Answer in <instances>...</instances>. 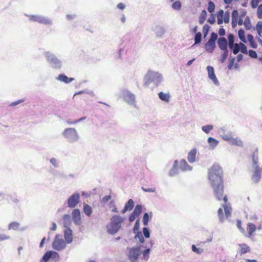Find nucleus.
I'll use <instances>...</instances> for the list:
<instances>
[{
	"instance_id": "1",
	"label": "nucleus",
	"mask_w": 262,
	"mask_h": 262,
	"mask_svg": "<svg viewBox=\"0 0 262 262\" xmlns=\"http://www.w3.org/2000/svg\"><path fill=\"white\" fill-rule=\"evenodd\" d=\"M223 169L218 164H214L208 171V179L216 198L220 201L224 193Z\"/></svg>"
},
{
	"instance_id": "2",
	"label": "nucleus",
	"mask_w": 262,
	"mask_h": 262,
	"mask_svg": "<svg viewBox=\"0 0 262 262\" xmlns=\"http://www.w3.org/2000/svg\"><path fill=\"white\" fill-rule=\"evenodd\" d=\"M123 220V218L119 215H115L112 216L111 219V222L106 226L108 233L111 235H114L117 233L120 229Z\"/></svg>"
},
{
	"instance_id": "3",
	"label": "nucleus",
	"mask_w": 262,
	"mask_h": 262,
	"mask_svg": "<svg viewBox=\"0 0 262 262\" xmlns=\"http://www.w3.org/2000/svg\"><path fill=\"white\" fill-rule=\"evenodd\" d=\"M47 62L55 69H60L62 66V63L54 54L49 52H45L43 54Z\"/></svg>"
},
{
	"instance_id": "4",
	"label": "nucleus",
	"mask_w": 262,
	"mask_h": 262,
	"mask_svg": "<svg viewBox=\"0 0 262 262\" xmlns=\"http://www.w3.org/2000/svg\"><path fill=\"white\" fill-rule=\"evenodd\" d=\"M62 136L66 140L70 143H74L78 142L80 136L77 130L74 127L65 128L62 133Z\"/></svg>"
},
{
	"instance_id": "5",
	"label": "nucleus",
	"mask_w": 262,
	"mask_h": 262,
	"mask_svg": "<svg viewBox=\"0 0 262 262\" xmlns=\"http://www.w3.org/2000/svg\"><path fill=\"white\" fill-rule=\"evenodd\" d=\"M222 198H223V200L225 202V204L222 205V207L224 209L225 216L224 215L223 209L222 208H220L218 209L217 214L221 223H223L226 219H228L230 216L232 210L229 204H227L228 199L227 195H225L224 196L223 195Z\"/></svg>"
},
{
	"instance_id": "6",
	"label": "nucleus",
	"mask_w": 262,
	"mask_h": 262,
	"mask_svg": "<svg viewBox=\"0 0 262 262\" xmlns=\"http://www.w3.org/2000/svg\"><path fill=\"white\" fill-rule=\"evenodd\" d=\"M258 149H256L252 156V166L255 169L254 173L252 177V181L254 183H257L260 179V168L258 165Z\"/></svg>"
},
{
	"instance_id": "7",
	"label": "nucleus",
	"mask_w": 262,
	"mask_h": 262,
	"mask_svg": "<svg viewBox=\"0 0 262 262\" xmlns=\"http://www.w3.org/2000/svg\"><path fill=\"white\" fill-rule=\"evenodd\" d=\"M145 79L147 84L152 82L157 85H158L162 81L163 77L162 75L158 72L149 71L145 77Z\"/></svg>"
},
{
	"instance_id": "8",
	"label": "nucleus",
	"mask_w": 262,
	"mask_h": 262,
	"mask_svg": "<svg viewBox=\"0 0 262 262\" xmlns=\"http://www.w3.org/2000/svg\"><path fill=\"white\" fill-rule=\"evenodd\" d=\"M120 96L128 104L132 106H136V96L134 94L129 90L126 89L121 90Z\"/></svg>"
},
{
	"instance_id": "9",
	"label": "nucleus",
	"mask_w": 262,
	"mask_h": 262,
	"mask_svg": "<svg viewBox=\"0 0 262 262\" xmlns=\"http://www.w3.org/2000/svg\"><path fill=\"white\" fill-rule=\"evenodd\" d=\"M218 37L217 34L215 32L211 33L210 37L208 41L205 44L204 48L206 52L212 53L213 52L215 47V41Z\"/></svg>"
},
{
	"instance_id": "10",
	"label": "nucleus",
	"mask_w": 262,
	"mask_h": 262,
	"mask_svg": "<svg viewBox=\"0 0 262 262\" xmlns=\"http://www.w3.org/2000/svg\"><path fill=\"white\" fill-rule=\"evenodd\" d=\"M28 16L31 21L38 22L46 25H52V20L47 17L39 15H30Z\"/></svg>"
},
{
	"instance_id": "11",
	"label": "nucleus",
	"mask_w": 262,
	"mask_h": 262,
	"mask_svg": "<svg viewBox=\"0 0 262 262\" xmlns=\"http://www.w3.org/2000/svg\"><path fill=\"white\" fill-rule=\"evenodd\" d=\"M128 250V257L131 262H136L141 254L140 247L136 246L133 248H127Z\"/></svg>"
},
{
	"instance_id": "12",
	"label": "nucleus",
	"mask_w": 262,
	"mask_h": 262,
	"mask_svg": "<svg viewBox=\"0 0 262 262\" xmlns=\"http://www.w3.org/2000/svg\"><path fill=\"white\" fill-rule=\"evenodd\" d=\"M66 242L61 237L60 235H56L55 239L52 243L53 248L56 251H61L66 247Z\"/></svg>"
},
{
	"instance_id": "13",
	"label": "nucleus",
	"mask_w": 262,
	"mask_h": 262,
	"mask_svg": "<svg viewBox=\"0 0 262 262\" xmlns=\"http://www.w3.org/2000/svg\"><path fill=\"white\" fill-rule=\"evenodd\" d=\"M80 194L78 192L73 193L67 200L68 206L70 208H75L80 203Z\"/></svg>"
},
{
	"instance_id": "14",
	"label": "nucleus",
	"mask_w": 262,
	"mask_h": 262,
	"mask_svg": "<svg viewBox=\"0 0 262 262\" xmlns=\"http://www.w3.org/2000/svg\"><path fill=\"white\" fill-rule=\"evenodd\" d=\"M72 220L75 225L79 226L81 224V213L78 209H74L72 212Z\"/></svg>"
},
{
	"instance_id": "15",
	"label": "nucleus",
	"mask_w": 262,
	"mask_h": 262,
	"mask_svg": "<svg viewBox=\"0 0 262 262\" xmlns=\"http://www.w3.org/2000/svg\"><path fill=\"white\" fill-rule=\"evenodd\" d=\"M206 69L208 72V77L209 79L212 81L215 85L219 86L220 85V82L215 75L213 67L210 66H208L207 67Z\"/></svg>"
},
{
	"instance_id": "16",
	"label": "nucleus",
	"mask_w": 262,
	"mask_h": 262,
	"mask_svg": "<svg viewBox=\"0 0 262 262\" xmlns=\"http://www.w3.org/2000/svg\"><path fill=\"white\" fill-rule=\"evenodd\" d=\"M64 238L67 244H71L73 240V231L70 227L64 229Z\"/></svg>"
},
{
	"instance_id": "17",
	"label": "nucleus",
	"mask_w": 262,
	"mask_h": 262,
	"mask_svg": "<svg viewBox=\"0 0 262 262\" xmlns=\"http://www.w3.org/2000/svg\"><path fill=\"white\" fill-rule=\"evenodd\" d=\"M179 164L178 160H176L174 161L172 167L169 169L168 175L170 177H173L178 175L179 173L178 166Z\"/></svg>"
},
{
	"instance_id": "18",
	"label": "nucleus",
	"mask_w": 262,
	"mask_h": 262,
	"mask_svg": "<svg viewBox=\"0 0 262 262\" xmlns=\"http://www.w3.org/2000/svg\"><path fill=\"white\" fill-rule=\"evenodd\" d=\"M219 133L224 140L228 141L229 143L230 142L233 137L232 133L231 132L225 133V129L222 127L219 129Z\"/></svg>"
},
{
	"instance_id": "19",
	"label": "nucleus",
	"mask_w": 262,
	"mask_h": 262,
	"mask_svg": "<svg viewBox=\"0 0 262 262\" xmlns=\"http://www.w3.org/2000/svg\"><path fill=\"white\" fill-rule=\"evenodd\" d=\"M179 169L183 172L190 171L192 170V167L190 166L185 159L180 161Z\"/></svg>"
},
{
	"instance_id": "20",
	"label": "nucleus",
	"mask_w": 262,
	"mask_h": 262,
	"mask_svg": "<svg viewBox=\"0 0 262 262\" xmlns=\"http://www.w3.org/2000/svg\"><path fill=\"white\" fill-rule=\"evenodd\" d=\"M217 44L219 48L222 51H227L228 47V41L227 39L223 37H220L217 40Z\"/></svg>"
},
{
	"instance_id": "21",
	"label": "nucleus",
	"mask_w": 262,
	"mask_h": 262,
	"mask_svg": "<svg viewBox=\"0 0 262 262\" xmlns=\"http://www.w3.org/2000/svg\"><path fill=\"white\" fill-rule=\"evenodd\" d=\"M56 79L60 81L64 82L65 83L68 84L73 81L74 80V78H69L66 75L63 74H59L56 78Z\"/></svg>"
},
{
	"instance_id": "22",
	"label": "nucleus",
	"mask_w": 262,
	"mask_h": 262,
	"mask_svg": "<svg viewBox=\"0 0 262 262\" xmlns=\"http://www.w3.org/2000/svg\"><path fill=\"white\" fill-rule=\"evenodd\" d=\"M196 152V149L193 148L188 152L187 160L190 163H193L195 162Z\"/></svg>"
},
{
	"instance_id": "23",
	"label": "nucleus",
	"mask_w": 262,
	"mask_h": 262,
	"mask_svg": "<svg viewBox=\"0 0 262 262\" xmlns=\"http://www.w3.org/2000/svg\"><path fill=\"white\" fill-rule=\"evenodd\" d=\"M207 141L209 144V149L210 150L214 149L219 143L218 140L212 137H209L207 139Z\"/></svg>"
},
{
	"instance_id": "24",
	"label": "nucleus",
	"mask_w": 262,
	"mask_h": 262,
	"mask_svg": "<svg viewBox=\"0 0 262 262\" xmlns=\"http://www.w3.org/2000/svg\"><path fill=\"white\" fill-rule=\"evenodd\" d=\"M154 31L158 37H161L165 32L164 28L159 25L155 26Z\"/></svg>"
},
{
	"instance_id": "25",
	"label": "nucleus",
	"mask_w": 262,
	"mask_h": 262,
	"mask_svg": "<svg viewBox=\"0 0 262 262\" xmlns=\"http://www.w3.org/2000/svg\"><path fill=\"white\" fill-rule=\"evenodd\" d=\"M247 230L248 233L247 237H250L256 230L255 225L253 223H248L247 224Z\"/></svg>"
},
{
	"instance_id": "26",
	"label": "nucleus",
	"mask_w": 262,
	"mask_h": 262,
	"mask_svg": "<svg viewBox=\"0 0 262 262\" xmlns=\"http://www.w3.org/2000/svg\"><path fill=\"white\" fill-rule=\"evenodd\" d=\"M152 217V212H150L149 213H144L143 216V224L144 226L148 225V222L151 219Z\"/></svg>"
},
{
	"instance_id": "27",
	"label": "nucleus",
	"mask_w": 262,
	"mask_h": 262,
	"mask_svg": "<svg viewBox=\"0 0 262 262\" xmlns=\"http://www.w3.org/2000/svg\"><path fill=\"white\" fill-rule=\"evenodd\" d=\"M229 143L232 145H236L239 147L243 146V141L241 140L240 138L238 137L234 138L232 137Z\"/></svg>"
},
{
	"instance_id": "28",
	"label": "nucleus",
	"mask_w": 262,
	"mask_h": 262,
	"mask_svg": "<svg viewBox=\"0 0 262 262\" xmlns=\"http://www.w3.org/2000/svg\"><path fill=\"white\" fill-rule=\"evenodd\" d=\"M159 98L163 101L168 102L170 100V95L168 93H164L163 92H160L158 93Z\"/></svg>"
},
{
	"instance_id": "29",
	"label": "nucleus",
	"mask_w": 262,
	"mask_h": 262,
	"mask_svg": "<svg viewBox=\"0 0 262 262\" xmlns=\"http://www.w3.org/2000/svg\"><path fill=\"white\" fill-rule=\"evenodd\" d=\"M64 228L69 227L71 224V216L69 214H64L63 216Z\"/></svg>"
},
{
	"instance_id": "30",
	"label": "nucleus",
	"mask_w": 262,
	"mask_h": 262,
	"mask_svg": "<svg viewBox=\"0 0 262 262\" xmlns=\"http://www.w3.org/2000/svg\"><path fill=\"white\" fill-rule=\"evenodd\" d=\"M83 209V211H84V213L88 216H91V215L92 214V208L90 205L84 203Z\"/></svg>"
},
{
	"instance_id": "31",
	"label": "nucleus",
	"mask_w": 262,
	"mask_h": 262,
	"mask_svg": "<svg viewBox=\"0 0 262 262\" xmlns=\"http://www.w3.org/2000/svg\"><path fill=\"white\" fill-rule=\"evenodd\" d=\"M241 248L240 252L242 254H245L250 251V248L245 244H239Z\"/></svg>"
},
{
	"instance_id": "32",
	"label": "nucleus",
	"mask_w": 262,
	"mask_h": 262,
	"mask_svg": "<svg viewBox=\"0 0 262 262\" xmlns=\"http://www.w3.org/2000/svg\"><path fill=\"white\" fill-rule=\"evenodd\" d=\"M51 259V251H47L40 260V262H48Z\"/></svg>"
},
{
	"instance_id": "33",
	"label": "nucleus",
	"mask_w": 262,
	"mask_h": 262,
	"mask_svg": "<svg viewBox=\"0 0 262 262\" xmlns=\"http://www.w3.org/2000/svg\"><path fill=\"white\" fill-rule=\"evenodd\" d=\"M228 46L229 48H232V46L234 45V36L233 34H229L228 35Z\"/></svg>"
},
{
	"instance_id": "34",
	"label": "nucleus",
	"mask_w": 262,
	"mask_h": 262,
	"mask_svg": "<svg viewBox=\"0 0 262 262\" xmlns=\"http://www.w3.org/2000/svg\"><path fill=\"white\" fill-rule=\"evenodd\" d=\"M206 16H207V12L206 10H203L201 14H200V16L199 17V23L200 24H203L206 18Z\"/></svg>"
},
{
	"instance_id": "35",
	"label": "nucleus",
	"mask_w": 262,
	"mask_h": 262,
	"mask_svg": "<svg viewBox=\"0 0 262 262\" xmlns=\"http://www.w3.org/2000/svg\"><path fill=\"white\" fill-rule=\"evenodd\" d=\"M238 35L239 38L242 41L244 42V43L247 42V40L245 37V32L244 30H243L242 29H239L238 32Z\"/></svg>"
},
{
	"instance_id": "36",
	"label": "nucleus",
	"mask_w": 262,
	"mask_h": 262,
	"mask_svg": "<svg viewBox=\"0 0 262 262\" xmlns=\"http://www.w3.org/2000/svg\"><path fill=\"white\" fill-rule=\"evenodd\" d=\"M213 129V126L208 124L202 126V130L206 134H209Z\"/></svg>"
},
{
	"instance_id": "37",
	"label": "nucleus",
	"mask_w": 262,
	"mask_h": 262,
	"mask_svg": "<svg viewBox=\"0 0 262 262\" xmlns=\"http://www.w3.org/2000/svg\"><path fill=\"white\" fill-rule=\"evenodd\" d=\"M142 211V206L141 205H137L133 211L134 214H136L137 216H139Z\"/></svg>"
},
{
	"instance_id": "38",
	"label": "nucleus",
	"mask_w": 262,
	"mask_h": 262,
	"mask_svg": "<svg viewBox=\"0 0 262 262\" xmlns=\"http://www.w3.org/2000/svg\"><path fill=\"white\" fill-rule=\"evenodd\" d=\"M192 251L197 254H201L204 252V250L201 248H197L195 245H192L191 246Z\"/></svg>"
},
{
	"instance_id": "39",
	"label": "nucleus",
	"mask_w": 262,
	"mask_h": 262,
	"mask_svg": "<svg viewBox=\"0 0 262 262\" xmlns=\"http://www.w3.org/2000/svg\"><path fill=\"white\" fill-rule=\"evenodd\" d=\"M135 234V238L136 239H138L141 243H143L145 240L142 232L141 231H138Z\"/></svg>"
},
{
	"instance_id": "40",
	"label": "nucleus",
	"mask_w": 262,
	"mask_h": 262,
	"mask_svg": "<svg viewBox=\"0 0 262 262\" xmlns=\"http://www.w3.org/2000/svg\"><path fill=\"white\" fill-rule=\"evenodd\" d=\"M202 40V33L201 32L196 33L194 36V44L195 45L201 42Z\"/></svg>"
},
{
	"instance_id": "41",
	"label": "nucleus",
	"mask_w": 262,
	"mask_h": 262,
	"mask_svg": "<svg viewBox=\"0 0 262 262\" xmlns=\"http://www.w3.org/2000/svg\"><path fill=\"white\" fill-rule=\"evenodd\" d=\"M19 226V224L18 222H14L11 223L9 224L8 229H9V230L12 229L14 230H16L18 229Z\"/></svg>"
},
{
	"instance_id": "42",
	"label": "nucleus",
	"mask_w": 262,
	"mask_h": 262,
	"mask_svg": "<svg viewBox=\"0 0 262 262\" xmlns=\"http://www.w3.org/2000/svg\"><path fill=\"white\" fill-rule=\"evenodd\" d=\"M181 7H182V4H181V3L179 1H175L172 4V8L174 10H179L181 9Z\"/></svg>"
},
{
	"instance_id": "43",
	"label": "nucleus",
	"mask_w": 262,
	"mask_h": 262,
	"mask_svg": "<svg viewBox=\"0 0 262 262\" xmlns=\"http://www.w3.org/2000/svg\"><path fill=\"white\" fill-rule=\"evenodd\" d=\"M134 206V203L132 199H129L128 202L125 204L124 207H127L128 210H132Z\"/></svg>"
},
{
	"instance_id": "44",
	"label": "nucleus",
	"mask_w": 262,
	"mask_h": 262,
	"mask_svg": "<svg viewBox=\"0 0 262 262\" xmlns=\"http://www.w3.org/2000/svg\"><path fill=\"white\" fill-rule=\"evenodd\" d=\"M256 29L259 36L262 34V21H259L256 26Z\"/></svg>"
},
{
	"instance_id": "45",
	"label": "nucleus",
	"mask_w": 262,
	"mask_h": 262,
	"mask_svg": "<svg viewBox=\"0 0 262 262\" xmlns=\"http://www.w3.org/2000/svg\"><path fill=\"white\" fill-rule=\"evenodd\" d=\"M51 259L55 261H57L59 260V254L54 251H51Z\"/></svg>"
},
{
	"instance_id": "46",
	"label": "nucleus",
	"mask_w": 262,
	"mask_h": 262,
	"mask_svg": "<svg viewBox=\"0 0 262 262\" xmlns=\"http://www.w3.org/2000/svg\"><path fill=\"white\" fill-rule=\"evenodd\" d=\"M232 50L234 54H237L239 51V43H235L232 46V48H230Z\"/></svg>"
},
{
	"instance_id": "47",
	"label": "nucleus",
	"mask_w": 262,
	"mask_h": 262,
	"mask_svg": "<svg viewBox=\"0 0 262 262\" xmlns=\"http://www.w3.org/2000/svg\"><path fill=\"white\" fill-rule=\"evenodd\" d=\"M83 93L87 94L88 95H89V96H90L91 97H94L95 96V94L93 93V92H92L91 91H79V92L76 93L74 94V96H75L76 95H79V94H83Z\"/></svg>"
},
{
	"instance_id": "48",
	"label": "nucleus",
	"mask_w": 262,
	"mask_h": 262,
	"mask_svg": "<svg viewBox=\"0 0 262 262\" xmlns=\"http://www.w3.org/2000/svg\"><path fill=\"white\" fill-rule=\"evenodd\" d=\"M239 51L243 54H248V50L246 45L243 43H239Z\"/></svg>"
},
{
	"instance_id": "49",
	"label": "nucleus",
	"mask_w": 262,
	"mask_h": 262,
	"mask_svg": "<svg viewBox=\"0 0 262 262\" xmlns=\"http://www.w3.org/2000/svg\"><path fill=\"white\" fill-rule=\"evenodd\" d=\"M228 56V51H224L223 54L222 55L220 59V62L221 63H224L226 60L227 57Z\"/></svg>"
},
{
	"instance_id": "50",
	"label": "nucleus",
	"mask_w": 262,
	"mask_h": 262,
	"mask_svg": "<svg viewBox=\"0 0 262 262\" xmlns=\"http://www.w3.org/2000/svg\"><path fill=\"white\" fill-rule=\"evenodd\" d=\"M244 25L245 27V28L247 30H249L251 28V24H250V18L248 17H246L245 19Z\"/></svg>"
},
{
	"instance_id": "51",
	"label": "nucleus",
	"mask_w": 262,
	"mask_h": 262,
	"mask_svg": "<svg viewBox=\"0 0 262 262\" xmlns=\"http://www.w3.org/2000/svg\"><path fill=\"white\" fill-rule=\"evenodd\" d=\"M214 9H215L214 4L212 2L209 1L208 3V11L210 13H212L213 12H214Z\"/></svg>"
},
{
	"instance_id": "52",
	"label": "nucleus",
	"mask_w": 262,
	"mask_h": 262,
	"mask_svg": "<svg viewBox=\"0 0 262 262\" xmlns=\"http://www.w3.org/2000/svg\"><path fill=\"white\" fill-rule=\"evenodd\" d=\"M209 29H210V26L206 24L203 26V32L204 33V37H205L207 35L208 32L209 31Z\"/></svg>"
},
{
	"instance_id": "53",
	"label": "nucleus",
	"mask_w": 262,
	"mask_h": 262,
	"mask_svg": "<svg viewBox=\"0 0 262 262\" xmlns=\"http://www.w3.org/2000/svg\"><path fill=\"white\" fill-rule=\"evenodd\" d=\"M140 228V221L137 220L135 223L134 227L133 228V232L134 233H137Z\"/></svg>"
},
{
	"instance_id": "54",
	"label": "nucleus",
	"mask_w": 262,
	"mask_h": 262,
	"mask_svg": "<svg viewBox=\"0 0 262 262\" xmlns=\"http://www.w3.org/2000/svg\"><path fill=\"white\" fill-rule=\"evenodd\" d=\"M143 233L145 237L149 238L150 237V231L148 228L144 227L143 228Z\"/></svg>"
},
{
	"instance_id": "55",
	"label": "nucleus",
	"mask_w": 262,
	"mask_h": 262,
	"mask_svg": "<svg viewBox=\"0 0 262 262\" xmlns=\"http://www.w3.org/2000/svg\"><path fill=\"white\" fill-rule=\"evenodd\" d=\"M50 162L55 167H58L59 166V162L54 158L50 159Z\"/></svg>"
},
{
	"instance_id": "56",
	"label": "nucleus",
	"mask_w": 262,
	"mask_h": 262,
	"mask_svg": "<svg viewBox=\"0 0 262 262\" xmlns=\"http://www.w3.org/2000/svg\"><path fill=\"white\" fill-rule=\"evenodd\" d=\"M248 53H249V55L251 58H257V55L256 52L252 50H250Z\"/></svg>"
},
{
	"instance_id": "57",
	"label": "nucleus",
	"mask_w": 262,
	"mask_h": 262,
	"mask_svg": "<svg viewBox=\"0 0 262 262\" xmlns=\"http://www.w3.org/2000/svg\"><path fill=\"white\" fill-rule=\"evenodd\" d=\"M150 251V248H147L143 252V258L144 259H147L148 258V254L149 253Z\"/></svg>"
},
{
	"instance_id": "58",
	"label": "nucleus",
	"mask_w": 262,
	"mask_h": 262,
	"mask_svg": "<svg viewBox=\"0 0 262 262\" xmlns=\"http://www.w3.org/2000/svg\"><path fill=\"white\" fill-rule=\"evenodd\" d=\"M231 17H232V19H234V20H238V12L237 10H234L232 11Z\"/></svg>"
},
{
	"instance_id": "59",
	"label": "nucleus",
	"mask_w": 262,
	"mask_h": 262,
	"mask_svg": "<svg viewBox=\"0 0 262 262\" xmlns=\"http://www.w3.org/2000/svg\"><path fill=\"white\" fill-rule=\"evenodd\" d=\"M230 14L228 12H226L224 16V21L225 23L227 24L229 22Z\"/></svg>"
},
{
	"instance_id": "60",
	"label": "nucleus",
	"mask_w": 262,
	"mask_h": 262,
	"mask_svg": "<svg viewBox=\"0 0 262 262\" xmlns=\"http://www.w3.org/2000/svg\"><path fill=\"white\" fill-rule=\"evenodd\" d=\"M257 16L259 18H262V4L260 5L257 8Z\"/></svg>"
},
{
	"instance_id": "61",
	"label": "nucleus",
	"mask_w": 262,
	"mask_h": 262,
	"mask_svg": "<svg viewBox=\"0 0 262 262\" xmlns=\"http://www.w3.org/2000/svg\"><path fill=\"white\" fill-rule=\"evenodd\" d=\"M259 2V0H251V6L252 8H256Z\"/></svg>"
},
{
	"instance_id": "62",
	"label": "nucleus",
	"mask_w": 262,
	"mask_h": 262,
	"mask_svg": "<svg viewBox=\"0 0 262 262\" xmlns=\"http://www.w3.org/2000/svg\"><path fill=\"white\" fill-rule=\"evenodd\" d=\"M141 188L144 192H155L156 191L155 188H145L143 187H142Z\"/></svg>"
},
{
	"instance_id": "63",
	"label": "nucleus",
	"mask_w": 262,
	"mask_h": 262,
	"mask_svg": "<svg viewBox=\"0 0 262 262\" xmlns=\"http://www.w3.org/2000/svg\"><path fill=\"white\" fill-rule=\"evenodd\" d=\"M215 21V19L214 15L211 14L210 17L208 19V22L211 24H213Z\"/></svg>"
},
{
	"instance_id": "64",
	"label": "nucleus",
	"mask_w": 262,
	"mask_h": 262,
	"mask_svg": "<svg viewBox=\"0 0 262 262\" xmlns=\"http://www.w3.org/2000/svg\"><path fill=\"white\" fill-rule=\"evenodd\" d=\"M112 196L110 195L104 196L102 199V202L103 203H106L109 200H110Z\"/></svg>"
}]
</instances>
